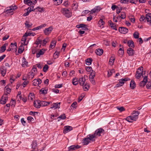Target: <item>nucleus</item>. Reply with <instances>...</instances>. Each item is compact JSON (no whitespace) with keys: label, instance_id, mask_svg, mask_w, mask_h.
I'll return each instance as SVG.
<instances>
[{"label":"nucleus","instance_id":"obj_20","mask_svg":"<svg viewBox=\"0 0 151 151\" xmlns=\"http://www.w3.org/2000/svg\"><path fill=\"white\" fill-rule=\"evenodd\" d=\"M103 50L101 49H98L95 51L96 53L99 55H101L103 53Z\"/></svg>","mask_w":151,"mask_h":151},{"label":"nucleus","instance_id":"obj_26","mask_svg":"<svg viewBox=\"0 0 151 151\" xmlns=\"http://www.w3.org/2000/svg\"><path fill=\"white\" fill-rule=\"evenodd\" d=\"M78 6V3L76 1H74L72 5V8L74 10H76L77 9Z\"/></svg>","mask_w":151,"mask_h":151},{"label":"nucleus","instance_id":"obj_12","mask_svg":"<svg viewBox=\"0 0 151 151\" xmlns=\"http://www.w3.org/2000/svg\"><path fill=\"white\" fill-rule=\"evenodd\" d=\"M101 9V8L99 6H97L91 10L90 13L93 14V13L98 12H99Z\"/></svg>","mask_w":151,"mask_h":151},{"label":"nucleus","instance_id":"obj_7","mask_svg":"<svg viewBox=\"0 0 151 151\" xmlns=\"http://www.w3.org/2000/svg\"><path fill=\"white\" fill-rule=\"evenodd\" d=\"M87 137L89 139L90 141L91 142H94L96 138V136L94 135V134L88 135Z\"/></svg>","mask_w":151,"mask_h":151},{"label":"nucleus","instance_id":"obj_28","mask_svg":"<svg viewBox=\"0 0 151 151\" xmlns=\"http://www.w3.org/2000/svg\"><path fill=\"white\" fill-rule=\"evenodd\" d=\"M34 98V94L32 93H30L28 96V99L30 101H32Z\"/></svg>","mask_w":151,"mask_h":151},{"label":"nucleus","instance_id":"obj_19","mask_svg":"<svg viewBox=\"0 0 151 151\" xmlns=\"http://www.w3.org/2000/svg\"><path fill=\"white\" fill-rule=\"evenodd\" d=\"M22 66L23 67H25L28 66V62L24 58H23L22 60Z\"/></svg>","mask_w":151,"mask_h":151},{"label":"nucleus","instance_id":"obj_13","mask_svg":"<svg viewBox=\"0 0 151 151\" xmlns=\"http://www.w3.org/2000/svg\"><path fill=\"white\" fill-rule=\"evenodd\" d=\"M10 47L12 49V51L16 52L17 50V43L15 42L13 44L12 43L11 44Z\"/></svg>","mask_w":151,"mask_h":151},{"label":"nucleus","instance_id":"obj_43","mask_svg":"<svg viewBox=\"0 0 151 151\" xmlns=\"http://www.w3.org/2000/svg\"><path fill=\"white\" fill-rule=\"evenodd\" d=\"M139 34L137 32H135L133 34V36L134 37L135 39L139 38Z\"/></svg>","mask_w":151,"mask_h":151},{"label":"nucleus","instance_id":"obj_42","mask_svg":"<svg viewBox=\"0 0 151 151\" xmlns=\"http://www.w3.org/2000/svg\"><path fill=\"white\" fill-rule=\"evenodd\" d=\"M24 50V48L22 46H20L18 50V52L19 53H21Z\"/></svg>","mask_w":151,"mask_h":151},{"label":"nucleus","instance_id":"obj_40","mask_svg":"<svg viewBox=\"0 0 151 151\" xmlns=\"http://www.w3.org/2000/svg\"><path fill=\"white\" fill-rule=\"evenodd\" d=\"M6 50V44H4L1 47L0 52H3Z\"/></svg>","mask_w":151,"mask_h":151},{"label":"nucleus","instance_id":"obj_35","mask_svg":"<svg viewBox=\"0 0 151 151\" xmlns=\"http://www.w3.org/2000/svg\"><path fill=\"white\" fill-rule=\"evenodd\" d=\"M143 68L142 67H139L137 69L136 73H143Z\"/></svg>","mask_w":151,"mask_h":151},{"label":"nucleus","instance_id":"obj_34","mask_svg":"<svg viewBox=\"0 0 151 151\" xmlns=\"http://www.w3.org/2000/svg\"><path fill=\"white\" fill-rule=\"evenodd\" d=\"M89 88V85L87 84L86 83L85 85L83 87V89L85 91H87L88 90Z\"/></svg>","mask_w":151,"mask_h":151},{"label":"nucleus","instance_id":"obj_46","mask_svg":"<svg viewBox=\"0 0 151 151\" xmlns=\"http://www.w3.org/2000/svg\"><path fill=\"white\" fill-rule=\"evenodd\" d=\"M37 146V144L36 141H33L32 142V147L33 149H35Z\"/></svg>","mask_w":151,"mask_h":151},{"label":"nucleus","instance_id":"obj_5","mask_svg":"<svg viewBox=\"0 0 151 151\" xmlns=\"http://www.w3.org/2000/svg\"><path fill=\"white\" fill-rule=\"evenodd\" d=\"M73 129V127L69 126H65L64 127V130L63 131V133L64 134L69 132Z\"/></svg>","mask_w":151,"mask_h":151},{"label":"nucleus","instance_id":"obj_51","mask_svg":"<svg viewBox=\"0 0 151 151\" xmlns=\"http://www.w3.org/2000/svg\"><path fill=\"white\" fill-rule=\"evenodd\" d=\"M48 66L47 65H45L43 68V71L44 72H46L48 68Z\"/></svg>","mask_w":151,"mask_h":151},{"label":"nucleus","instance_id":"obj_22","mask_svg":"<svg viewBox=\"0 0 151 151\" xmlns=\"http://www.w3.org/2000/svg\"><path fill=\"white\" fill-rule=\"evenodd\" d=\"M90 142L89 139L88 138V137L85 138L83 139L82 140V142L83 144V145H87Z\"/></svg>","mask_w":151,"mask_h":151},{"label":"nucleus","instance_id":"obj_36","mask_svg":"<svg viewBox=\"0 0 151 151\" xmlns=\"http://www.w3.org/2000/svg\"><path fill=\"white\" fill-rule=\"evenodd\" d=\"M56 43V41H52L50 45V47L52 49L55 46Z\"/></svg>","mask_w":151,"mask_h":151},{"label":"nucleus","instance_id":"obj_14","mask_svg":"<svg viewBox=\"0 0 151 151\" xmlns=\"http://www.w3.org/2000/svg\"><path fill=\"white\" fill-rule=\"evenodd\" d=\"M80 148V146L78 145H73L68 147V151H72L73 150H75Z\"/></svg>","mask_w":151,"mask_h":151},{"label":"nucleus","instance_id":"obj_52","mask_svg":"<svg viewBox=\"0 0 151 151\" xmlns=\"http://www.w3.org/2000/svg\"><path fill=\"white\" fill-rule=\"evenodd\" d=\"M142 75V74L136 73L135 75L136 78L138 79L140 78Z\"/></svg>","mask_w":151,"mask_h":151},{"label":"nucleus","instance_id":"obj_32","mask_svg":"<svg viewBox=\"0 0 151 151\" xmlns=\"http://www.w3.org/2000/svg\"><path fill=\"white\" fill-rule=\"evenodd\" d=\"M115 72V70L114 69H112L111 70H109L108 71V77H110L113 73Z\"/></svg>","mask_w":151,"mask_h":151},{"label":"nucleus","instance_id":"obj_58","mask_svg":"<svg viewBox=\"0 0 151 151\" xmlns=\"http://www.w3.org/2000/svg\"><path fill=\"white\" fill-rule=\"evenodd\" d=\"M110 26L113 29L115 30H117L116 26L115 24L113 23L111 24Z\"/></svg>","mask_w":151,"mask_h":151},{"label":"nucleus","instance_id":"obj_37","mask_svg":"<svg viewBox=\"0 0 151 151\" xmlns=\"http://www.w3.org/2000/svg\"><path fill=\"white\" fill-rule=\"evenodd\" d=\"M55 2V4L56 5L60 4L62 2L63 0H52Z\"/></svg>","mask_w":151,"mask_h":151},{"label":"nucleus","instance_id":"obj_4","mask_svg":"<svg viewBox=\"0 0 151 151\" xmlns=\"http://www.w3.org/2000/svg\"><path fill=\"white\" fill-rule=\"evenodd\" d=\"M104 130L101 128H100L96 130L94 134L96 136H100L104 134Z\"/></svg>","mask_w":151,"mask_h":151},{"label":"nucleus","instance_id":"obj_2","mask_svg":"<svg viewBox=\"0 0 151 151\" xmlns=\"http://www.w3.org/2000/svg\"><path fill=\"white\" fill-rule=\"evenodd\" d=\"M34 67L35 66H34L31 71L29 72L26 78L27 79H32L33 78L34 76L36 74L37 72V68L36 67Z\"/></svg>","mask_w":151,"mask_h":151},{"label":"nucleus","instance_id":"obj_27","mask_svg":"<svg viewBox=\"0 0 151 151\" xmlns=\"http://www.w3.org/2000/svg\"><path fill=\"white\" fill-rule=\"evenodd\" d=\"M45 52V50L42 49L39 52L37 53L36 54V57L37 58H39L41 55H43Z\"/></svg>","mask_w":151,"mask_h":151},{"label":"nucleus","instance_id":"obj_49","mask_svg":"<svg viewBox=\"0 0 151 151\" xmlns=\"http://www.w3.org/2000/svg\"><path fill=\"white\" fill-rule=\"evenodd\" d=\"M115 59L114 57H111L110 58L109 61V63L110 64H112L114 62Z\"/></svg>","mask_w":151,"mask_h":151},{"label":"nucleus","instance_id":"obj_54","mask_svg":"<svg viewBox=\"0 0 151 151\" xmlns=\"http://www.w3.org/2000/svg\"><path fill=\"white\" fill-rule=\"evenodd\" d=\"M130 1V0H121L120 2L122 3L127 4Z\"/></svg>","mask_w":151,"mask_h":151},{"label":"nucleus","instance_id":"obj_30","mask_svg":"<svg viewBox=\"0 0 151 151\" xmlns=\"http://www.w3.org/2000/svg\"><path fill=\"white\" fill-rule=\"evenodd\" d=\"M124 82L123 80L121 79L119 80V83L116 84V87H119L122 86L123 85Z\"/></svg>","mask_w":151,"mask_h":151},{"label":"nucleus","instance_id":"obj_11","mask_svg":"<svg viewBox=\"0 0 151 151\" xmlns=\"http://www.w3.org/2000/svg\"><path fill=\"white\" fill-rule=\"evenodd\" d=\"M32 82L33 85L34 86H37L41 83L42 81L40 79H35L33 80Z\"/></svg>","mask_w":151,"mask_h":151},{"label":"nucleus","instance_id":"obj_44","mask_svg":"<svg viewBox=\"0 0 151 151\" xmlns=\"http://www.w3.org/2000/svg\"><path fill=\"white\" fill-rule=\"evenodd\" d=\"M40 91L41 93L43 94L47 93V90L45 89H44V88L41 89L40 90Z\"/></svg>","mask_w":151,"mask_h":151},{"label":"nucleus","instance_id":"obj_62","mask_svg":"<svg viewBox=\"0 0 151 151\" xmlns=\"http://www.w3.org/2000/svg\"><path fill=\"white\" fill-rule=\"evenodd\" d=\"M85 26H86V25L84 24H81L77 25L76 27L77 28H79L83 27H85Z\"/></svg>","mask_w":151,"mask_h":151},{"label":"nucleus","instance_id":"obj_33","mask_svg":"<svg viewBox=\"0 0 151 151\" xmlns=\"http://www.w3.org/2000/svg\"><path fill=\"white\" fill-rule=\"evenodd\" d=\"M92 61V59L91 58L87 59L85 60L86 64L88 65H90L91 64Z\"/></svg>","mask_w":151,"mask_h":151},{"label":"nucleus","instance_id":"obj_8","mask_svg":"<svg viewBox=\"0 0 151 151\" xmlns=\"http://www.w3.org/2000/svg\"><path fill=\"white\" fill-rule=\"evenodd\" d=\"M119 32L123 34H125L128 32V29L124 27H120L119 29Z\"/></svg>","mask_w":151,"mask_h":151},{"label":"nucleus","instance_id":"obj_50","mask_svg":"<svg viewBox=\"0 0 151 151\" xmlns=\"http://www.w3.org/2000/svg\"><path fill=\"white\" fill-rule=\"evenodd\" d=\"M25 25L26 27H27V28L30 27L32 25V24H29V22H26L25 23Z\"/></svg>","mask_w":151,"mask_h":151},{"label":"nucleus","instance_id":"obj_56","mask_svg":"<svg viewBox=\"0 0 151 151\" xmlns=\"http://www.w3.org/2000/svg\"><path fill=\"white\" fill-rule=\"evenodd\" d=\"M118 53L120 55H123L124 53V50L122 48H120L118 50Z\"/></svg>","mask_w":151,"mask_h":151},{"label":"nucleus","instance_id":"obj_29","mask_svg":"<svg viewBox=\"0 0 151 151\" xmlns=\"http://www.w3.org/2000/svg\"><path fill=\"white\" fill-rule=\"evenodd\" d=\"M1 74L4 76L6 74V69L4 68H2L0 69Z\"/></svg>","mask_w":151,"mask_h":151},{"label":"nucleus","instance_id":"obj_57","mask_svg":"<svg viewBox=\"0 0 151 151\" xmlns=\"http://www.w3.org/2000/svg\"><path fill=\"white\" fill-rule=\"evenodd\" d=\"M27 119L29 122H32L34 120V119L32 116L28 117L27 118Z\"/></svg>","mask_w":151,"mask_h":151},{"label":"nucleus","instance_id":"obj_24","mask_svg":"<svg viewBox=\"0 0 151 151\" xmlns=\"http://www.w3.org/2000/svg\"><path fill=\"white\" fill-rule=\"evenodd\" d=\"M134 52V50L131 48H129L127 50V53L129 56H132Z\"/></svg>","mask_w":151,"mask_h":151},{"label":"nucleus","instance_id":"obj_31","mask_svg":"<svg viewBox=\"0 0 151 151\" xmlns=\"http://www.w3.org/2000/svg\"><path fill=\"white\" fill-rule=\"evenodd\" d=\"M127 44L129 47H134V42L132 41H129L127 42Z\"/></svg>","mask_w":151,"mask_h":151},{"label":"nucleus","instance_id":"obj_39","mask_svg":"<svg viewBox=\"0 0 151 151\" xmlns=\"http://www.w3.org/2000/svg\"><path fill=\"white\" fill-rule=\"evenodd\" d=\"M49 41V39L48 38H46L44 39L42 41V46L45 45L47 42Z\"/></svg>","mask_w":151,"mask_h":151},{"label":"nucleus","instance_id":"obj_59","mask_svg":"<svg viewBox=\"0 0 151 151\" xmlns=\"http://www.w3.org/2000/svg\"><path fill=\"white\" fill-rule=\"evenodd\" d=\"M42 42V41L41 40H40L38 39L35 43L37 45H39L40 44L41 45Z\"/></svg>","mask_w":151,"mask_h":151},{"label":"nucleus","instance_id":"obj_1","mask_svg":"<svg viewBox=\"0 0 151 151\" xmlns=\"http://www.w3.org/2000/svg\"><path fill=\"white\" fill-rule=\"evenodd\" d=\"M139 112L138 111H133L132 113V115L127 117L126 120L129 122H132L137 119Z\"/></svg>","mask_w":151,"mask_h":151},{"label":"nucleus","instance_id":"obj_41","mask_svg":"<svg viewBox=\"0 0 151 151\" xmlns=\"http://www.w3.org/2000/svg\"><path fill=\"white\" fill-rule=\"evenodd\" d=\"M72 83L74 85H76L78 83V80L76 78H74L73 79Z\"/></svg>","mask_w":151,"mask_h":151},{"label":"nucleus","instance_id":"obj_61","mask_svg":"<svg viewBox=\"0 0 151 151\" xmlns=\"http://www.w3.org/2000/svg\"><path fill=\"white\" fill-rule=\"evenodd\" d=\"M105 24V22L102 19H100L98 22V24L101 25H103Z\"/></svg>","mask_w":151,"mask_h":151},{"label":"nucleus","instance_id":"obj_6","mask_svg":"<svg viewBox=\"0 0 151 151\" xmlns=\"http://www.w3.org/2000/svg\"><path fill=\"white\" fill-rule=\"evenodd\" d=\"M53 29L52 27H50L48 28L45 29L44 30V32L46 35H49Z\"/></svg>","mask_w":151,"mask_h":151},{"label":"nucleus","instance_id":"obj_23","mask_svg":"<svg viewBox=\"0 0 151 151\" xmlns=\"http://www.w3.org/2000/svg\"><path fill=\"white\" fill-rule=\"evenodd\" d=\"M136 84L134 81H131L130 84V88L132 89H134L136 87Z\"/></svg>","mask_w":151,"mask_h":151},{"label":"nucleus","instance_id":"obj_55","mask_svg":"<svg viewBox=\"0 0 151 151\" xmlns=\"http://www.w3.org/2000/svg\"><path fill=\"white\" fill-rule=\"evenodd\" d=\"M27 10H29L30 12L31 11H33L35 10L34 9V6H29L27 9Z\"/></svg>","mask_w":151,"mask_h":151},{"label":"nucleus","instance_id":"obj_47","mask_svg":"<svg viewBox=\"0 0 151 151\" xmlns=\"http://www.w3.org/2000/svg\"><path fill=\"white\" fill-rule=\"evenodd\" d=\"M86 69L88 72H91L93 71L91 67L90 66L86 67Z\"/></svg>","mask_w":151,"mask_h":151},{"label":"nucleus","instance_id":"obj_17","mask_svg":"<svg viewBox=\"0 0 151 151\" xmlns=\"http://www.w3.org/2000/svg\"><path fill=\"white\" fill-rule=\"evenodd\" d=\"M52 104V102L51 101H40L41 106H45L49 105L50 104Z\"/></svg>","mask_w":151,"mask_h":151},{"label":"nucleus","instance_id":"obj_63","mask_svg":"<svg viewBox=\"0 0 151 151\" xmlns=\"http://www.w3.org/2000/svg\"><path fill=\"white\" fill-rule=\"evenodd\" d=\"M146 87L148 89L151 88V82H149L146 85Z\"/></svg>","mask_w":151,"mask_h":151},{"label":"nucleus","instance_id":"obj_15","mask_svg":"<svg viewBox=\"0 0 151 151\" xmlns=\"http://www.w3.org/2000/svg\"><path fill=\"white\" fill-rule=\"evenodd\" d=\"M147 81V77L145 76L143 79L142 81L140 82L139 86L141 87L144 86L146 84V83Z\"/></svg>","mask_w":151,"mask_h":151},{"label":"nucleus","instance_id":"obj_38","mask_svg":"<svg viewBox=\"0 0 151 151\" xmlns=\"http://www.w3.org/2000/svg\"><path fill=\"white\" fill-rule=\"evenodd\" d=\"M5 12H6L7 13L13 12L12 14H13V11L12 10L11 6L7 7Z\"/></svg>","mask_w":151,"mask_h":151},{"label":"nucleus","instance_id":"obj_25","mask_svg":"<svg viewBox=\"0 0 151 151\" xmlns=\"http://www.w3.org/2000/svg\"><path fill=\"white\" fill-rule=\"evenodd\" d=\"M145 18L147 22H151V13H149L146 14Z\"/></svg>","mask_w":151,"mask_h":151},{"label":"nucleus","instance_id":"obj_16","mask_svg":"<svg viewBox=\"0 0 151 151\" xmlns=\"http://www.w3.org/2000/svg\"><path fill=\"white\" fill-rule=\"evenodd\" d=\"M34 104L35 107L37 108H40L41 106L40 101L36 100L34 101Z\"/></svg>","mask_w":151,"mask_h":151},{"label":"nucleus","instance_id":"obj_60","mask_svg":"<svg viewBox=\"0 0 151 151\" xmlns=\"http://www.w3.org/2000/svg\"><path fill=\"white\" fill-rule=\"evenodd\" d=\"M117 108L118 109L120 112H122L125 110V109L123 107H117Z\"/></svg>","mask_w":151,"mask_h":151},{"label":"nucleus","instance_id":"obj_21","mask_svg":"<svg viewBox=\"0 0 151 151\" xmlns=\"http://www.w3.org/2000/svg\"><path fill=\"white\" fill-rule=\"evenodd\" d=\"M86 81V79L85 78L83 77L80 78L79 80V82L80 85L81 86H83L84 85L85 81Z\"/></svg>","mask_w":151,"mask_h":151},{"label":"nucleus","instance_id":"obj_9","mask_svg":"<svg viewBox=\"0 0 151 151\" xmlns=\"http://www.w3.org/2000/svg\"><path fill=\"white\" fill-rule=\"evenodd\" d=\"M8 100V98L6 96H3L1 99L0 102L1 104H5Z\"/></svg>","mask_w":151,"mask_h":151},{"label":"nucleus","instance_id":"obj_3","mask_svg":"<svg viewBox=\"0 0 151 151\" xmlns=\"http://www.w3.org/2000/svg\"><path fill=\"white\" fill-rule=\"evenodd\" d=\"M62 13L67 17L69 18L71 17L72 13L69 10L66 8H63L62 9Z\"/></svg>","mask_w":151,"mask_h":151},{"label":"nucleus","instance_id":"obj_45","mask_svg":"<svg viewBox=\"0 0 151 151\" xmlns=\"http://www.w3.org/2000/svg\"><path fill=\"white\" fill-rule=\"evenodd\" d=\"M95 76V73L91 72L89 75V79H94V77Z\"/></svg>","mask_w":151,"mask_h":151},{"label":"nucleus","instance_id":"obj_53","mask_svg":"<svg viewBox=\"0 0 151 151\" xmlns=\"http://www.w3.org/2000/svg\"><path fill=\"white\" fill-rule=\"evenodd\" d=\"M6 91L7 93H9L11 92V89L8 88V86H6L5 87Z\"/></svg>","mask_w":151,"mask_h":151},{"label":"nucleus","instance_id":"obj_64","mask_svg":"<svg viewBox=\"0 0 151 151\" xmlns=\"http://www.w3.org/2000/svg\"><path fill=\"white\" fill-rule=\"evenodd\" d=\"M16 104V101L15 100H12L10 102V104L12 105L13 106L14 105V106H15V104Z\"/></svg>","mask_w":151,"mask_h":151},{"label":"nucleus","instance_id":"obj_10","mask_svg":"<svg viewBox=\"0 0 151 151\" xmlns=\"http://www.w3.org/2000/svg\"><path fill=\"white\" fill-rule=\"evenodd\" d=\"M60 102H57L56 103H54L52 105V106L50 107L51 109H59L60 107Z\"/></svg>","mask_w":151,"mask_h":151},{"label":"nucleus","instance_id":"obj_48","mask_svg":"<svg viewBox=\"0 0 151 151\" xmlns=\"http://www.w3.org/2000/svg\"><path fill=\"white\" fill-rule=\"evenodd\" d=\"M66 116L65 114H63L61 115L58 118V119H66Z\"/></svg>","mask_w":151,"mask_h":151},{"label":"nucleus","instance_id":"obj_18","mask_svg":"<svg viewBox=\"0 0 151 151\" xmlns=\"http://www.w3.org/2000/svg\"><path fill=\"white\" fill-rule=\"evenodd\" d=\"M27 38L25 36H23L21 40V43L22 45H27L28 44V42L26 41Z\"/></svg>","mask_w":151,"mask_h":151}]
</instances>
